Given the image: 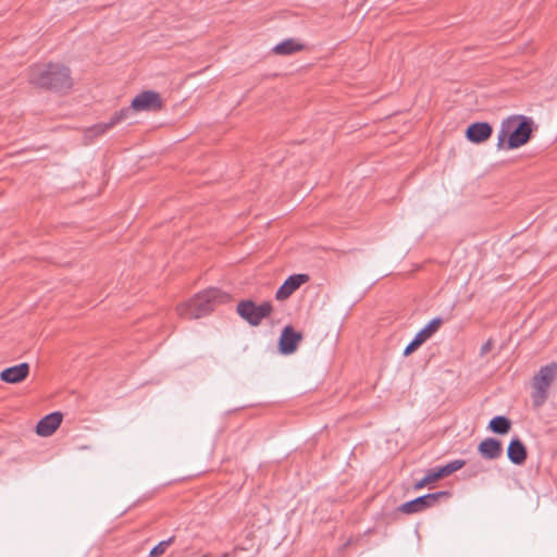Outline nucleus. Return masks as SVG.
Wrapping results in <instances>:
<instances>
[{
	"mask_svg": "<svg viewBox=\"0 0 557 557\" xmlns=\"http://www.w3.org/2000/svg\"><path fill=\"white\" fill-rule=\"evenodd\" d=\"M161 106L162 100L158 92L151 90L143 91L132 100L131 108H124L114 113L108 123L94 125L86 134L90 137L104 134L107 131L125 120L128 116L131 109L135 111H157Z\"/></svg>",
	"mask_w": 557,
	"mask_h": 557,
	"instance_id": "nucleus-1",
	"label": "nucleus"
},
{
	"mask_svg": "<svg viewBox=\"0 0 557 557\" xmlns=\"http://www.w3.org/2000/svg\"><path fill=\"white\" fill-rule=\"evenodd\" d=\"M28 81L40 88L64 90L72 87L70 70L60 64H36L29 69Z\"/></svg>",
	"mask_w": 557,
	"mask_h": 557,
	"instance_id": "nucleus-2",
	"label": "nucleus"
},
{
	"mask_svg": "<svg viewBox=\"0 0 557 557\" xmlns=\"http://www.w3.org/2000/svg\"><path fill=\"white\" fill-rule=\"evenodd\" d=\"M227 299V294L216 288H210L177 306V314L184 319H199L211 312L214 306L225 302Z\"/></svg>",
	"mask_w": 557,
	"mask_h": 557,
	"instance_id": "nucleus-3",
	"label": "nucleus"
},
{
	"mask_svg": "<svg viewBox=\"0 0 557 557\" xmlns=\"http://www.w3.org/2000/svg\"><path fill=\"white\" fill-rule=\"evenodd\" d=\"M532 121L527 117H510L502 123L497 134L498 149H515L524 145L532 132Z\"/></svg>",
	"mask_w": 557,
	"mask_h": 557,
	"instance_id": "nucleus-4",
	"label": "nucleus"
},
{
	"mask_svg": "<svg viewBox=\"0 0 557 557\" xmlns=\"http://www.w3.org/2000/svg\"><path fill=\"white\" fill-rule=\"evenodd\" d=\"M556 377L557 362H552L540 368L532 380L531 398L533 406L541 407L546 401L548 397V389Z\"/></svg>",
	"mask_w": 557,
	"mask_h": 557,
	"instance_id": "nucleus-5",
	"label": "nucleus"
},
{
	"mask_svg": "<svg viewBox=\"0 0 557 557\" xmlns=\"http://www.w3.org/2000/svg\"><path fill=\"white\" fill-rule=\"evenodd\" d=\"M271 312L272 305L270 302L256 305L251 300H243L237 305V313L253 326L259 325Z\"/></svg>",
	"mask_w": 557,
	"mask_h": 557,
	"instance_id": "nucleus-6",
	"label": "nucleus"
},
{
	"mask_svg": "<svg viewBox=\"0 0 557 557\" xmlns=\"http://www.w3.org/2000/svg\"><path fill=\"white\" fill-rule=\"evenodd\" d=\"M447 496L446 492H437L420 496L400 506V511L407 515L422 511L434 506L441 497Z\"/></svg>",
	"mask_w": 557,
	"mask_h": 557,
	"instance_id": "nucleus-7",
	"label": "nucleus"
},
{
	"mask_svg": "<svg viewBox=\"0 0 557 557\" xmlns=\"http://www.w3.org/2000/svg\"><path fill=\"white\" fill-rule=\"evenodd\" d=\"M309 280L307 274L290 275L276 290L275 298L277 300L287 299L296 289Z\"/></svg>",
	"mask_w": 557,
	"mask_h": 557,
	"instance_id": "nucleus-8",
	"label": "nucleus"
},
{
	"mask_svg": "<svg viewBox=\"0 0 557 557\" xmlns=\"http://www.w3.org/2000/svg\"><path fill=\"white\" fill-rule=\"evenodd\" d=\"M301 341V334L292 326H285L280 336V350L282 354H293Z\"/></svg>",
	"mask_w": 557,
	"mask_h": 557,
	"instance_id": "nucleus-9",
	"label": "nucleus"
},
{
	"mask_svg": "<svg viewBox=\"0 0 557 557\" xmlns=\"http://www.w3.org/2000/svg\"><path fill=\"white\" fill-rule=\"evenodd\" d=\"M492 135V126L485 122L473 123L468 126L466 137L469 141L481 144L487 140Z\"/></svg>",
	"mask_w": 557,
	"mask_h": 557,
	"instance_id": "nucleus-10",
	"label": "nucleus"
},
{
	"mask_svg": "<svg viewBox=\"0 0 557 557\" xmlns=\"http://www.w3.org/2000/svg\"><path fill=\"white\" fill-rule=\"evenodd\" d=\"M29 372V366L26 362L20 363L17 366H13L7 368L1 371L0 379L10 384H16L26 379Z\"/></svg>",
	"mask_w": 557,
	"mask_h": 557,
	"instance_id": "nucleus-11",
	"label": "nucleus"
},
{
	"mask_svg": "<svg viewBox=\"0 0 557 557\" xmlns=\"http://www.w3.org/2000/svg\"><path fill=\"white\" fill-rule=\"evenodd\" d=\"M62 422V414L60 412H52L44 417L36 426V432L40 436H50L60 426Z\"/></svg>",
	"mask_w": 557,
	"mask_h": 557,
	"instance_id": "nucleus-12",
	"label": "nucleus"
},
{
	"mask_svg": "<svg viewBox=\"0 0 557 557\" xmlns=\"http://www.w3.org/2000/svg\"><path fill=\"white\" fill-rule=\"evenodd\" d=\"M478 451L484 458L494 460L502 455V444L495 438H485L479 444Z\"/></svg>",
	"mask_w": 557,
	"mask_h": 557,
	"instance_id": "nucleus-13",
	"label": "nucleus"
},
{
	"mask_svg": "<svg viewBox=\"0 0 557 557\" xmlns=\"http://www.w3.org/2000/svg\"><path fill=\"white\" fill-rule=\"evenodd\" d=\"M507 456L515 465H522L527 459V449L519 438H513L508 445Z\"/></svg>",
	"mask_w": 557,
	"mask_h": 557,
	"instance_id": "nucleus-14",
	"label": "nucleus"
},
{
	"mask_svg": "<svg viewBox=\"0 0 557 557\" xmlns=\"http://www.w3.org/2000/svg\"><path fill=\"white\" fill-rule=\"evenodd\" d=\"M442 324L441 318H434L416 334V337L423 344L438 331Z\"/></svg>",
	"mask_w": 557,
	"mask_h": 557,
	"instance_id": "nucleus-15",
	"label": "nucleus"
},
{
	"mask_svg": "<svg viewBox=\"0 0 557 557\" xmlns=\"http://www.w3.org/2000/svg\"><path fill=\"white\" fill-rule=\"evenodd\" d=\"M302 49V45L297 42L295 39H287V40H284L283 42L276 45L274 48H273V51L276 53V54H281V55H288V54H292L294 52H297V51H300Z\"/></svg>",
	"mask_w": 557,
	"mask_h": 557,
	"instance_id": "nucleus-16",
	"label": "nucleus"
},
{
	"mask_svg": "<svg viewBox=\"0 0 557 557\" xmlns=\"http://www.w3.org/2000/svg\"><path fill=\"white\" fill-rule=\"evenodd\" d=\"M490 429L497 434H506L510 429V421L502 416L495 417L490 422Z\"/></svg>",
	"mask_w": 557,
	"mask_h": 557,
	"instance_id": "nucleus-17",
	"label": "nucleus"
},
{
	"mask_svg": "<svg viewBox=\"0 0 557 557\" xmlns=\"http://www.w3.org/2000/svg\"><path fill=\"white\" fill-rule=\"evenodd\" d=\"M438 480H440V478H438V474H437L435 468L431 469V470L428 471V473L425 474V476L423 479H421L420 481H418L414 484V488L416 490H421L424 486H426L428 484L434 483V482H436Z\"/></svg>",
	"mask_w": 557,
	"mask_h": 557,
	"instance_id": "nucleus-18",
	"label": "nucleus"
},
{
	"mask_svg": "<svg viewBox=\"0 0 557 557\" xmlns=\"http://www.w3.org/2000/svg\"><path fill=\"white\" fill-rule=\"evenodd\" d=\"M173 542H174V537L173 536L168 539V540H165V541L160 542L158 545H156L150 550L149 556L150 557H160V556H162Z\"/></svg>",
	"mask_w": 557,
	"mask_h": 557,
	"instance_id": "nucleus-19",
	"label": "nucleus"
},
{
	"mask_svg": "<svg viewBox=\"0 0 557 557\" xmlns=\"http://www.w3.org/2000/svg\"><path fill=\"white\" fill-rule=\"evenodd\" d=\"M465 460L456 459L445 465L447 467L448 472L451 474L457 470H460L465 466Z\"/></svg>",
	"mask_w": 557,
	"mask_h": 557,
	"instance_id": "nucleus-20",
	"label": "nucleus"
},
{
	"mask_svg": "<svg viewBox=\"0 0 557 557\" xmlns=\"http://www.w3.org/2000/svg\"><path fill=\"white\" fill-rule=\"evenodd\" d=\"M421 345H422V343L414 336L412 342L405 348L404 355L409 356L416 349H418Z\"/></svg>",
	"mask_w": 557,
	"mask_h": 557,
	"instance_id": "nucleus-21",
	"label": "nucleus"
},
{
	"mask_svg": "<svg viewBox=\"0 0 557 557\" xmlns=\"http://www.w3.org/2000/svg\"><path fill=\"white\" fill-rule=\"evenodd\" d=\"M435 470H436L440 479H443L445 476L450 475V473L448 472L446 466H442V467L435 468Z\"/></svg>",
	"mask_w": 557,
	"mask_h": 557,
	"instance_id": "nucleus-22",
	"label": "nucleus"
},
{
	"mask_svg": "<svg viewBox=\"0 0 557 557\" xmlns=\"http://www.w3.org/2000/svg\"><path fill=\"white\" fill-rule=\"evenodd\" d=\"M435 470H436L440 479H443L445 476L450 475V473L448 472L446 466H442V467L435 468Z\"/></svg>",
	"mask_w": 557,
	"mask_h": 557,
	"instance_id": "nucleus-23",
	"label": "nucleus"
},
{
	"mask_svg": "<svg viewBox=\"0 0 557 557\" xmlns=\"http://www.w3.org/2000/svg\"><path fill=\"white\" fill-rule=\"evenodd\" d=\"M491 347H492V343H491V341L486 342V343L482 346V348H481L482 354L487 352V351L491 349Z\"/></svg>",
	"mask_w": 557,
	"mask_h": 557,
	"instance_id": "nucleus-24",
	"label": "nucleus"
}]
</instances>
